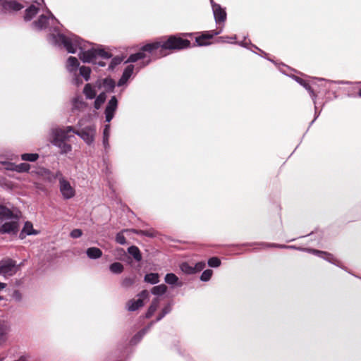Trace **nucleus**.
I'll list each match as a JSON object with an SVG mask.
<instances>
[{
	"instance_id": "obj_43",
	"label": "nucleus",
	"mask_w": 361,
	"mask_h": 361,
	"mask_svg": "<svg viewBox=\"0 0 361 361\" xmlns=\"http://www.w3.org/2000/svg\"><path fill=\"white\" fill-rule=\"evenodd\" d=\"M82 235V231L80 229H78V228L73 229L70 233L71 237L73 238H80Z\"/></svg>"
},
{
	"instance_id": "obj_57",
	"label": "nucleus",
	"mask_w": 361,
	"mask_h": 361,
	"mask_svg": "<svg viewBox=\"0 0 361 361\" xmlns=\"http://www.w3.org/2000/svg\"><path fill=\"white\" fill-rule=\"evenodd\" d=\"M75 81H76L77 83L78 82V78H75Z\"/></svg>"
},
{
	"instance_id": "obj_23",
	"label": "nucleus",
	"mask_w": 361,
	"mask_h": 361,
	"mask_svg": "<svg viewBox=\"0 0 361 361\" xmlns=\"http://www.w3.org/2000/svg\"><path fill=\"white\" fill-rule=\"evenodd\" d=\"M128 252L137 262L142 260V255L137 247L132 245L128 248Z\"/></svg>"
},
{
	"instance_id": "obj_47",
	"label": "nucleus",
	"mask_w": 361,
	"mask_h": 361,
	"mask_svg": "<svg viewBox=\"0 0 361 361\" xmlns=\"http://www.w3.org/2000/svg\"><path fill=\"white\" fill-rule=\"evenodd\" d=\"M110 136V125L106 124L104 126V128L103 130V137H109Z\"/></svg>"
},
{
	"instance_id": "obj_15",
	"label": "nucleus",
	"mask_w": 361,
	"mask_h": 361,
	"mask_svg": "<svg viewBox=\"0 0 361 361\" xmlns=\"http://www.w3.org/2000/svg\"><path fill=\"white\" fill-rule=\"evenodd\" d=\"M306 251L313 253L314 255H317L321 257L324 258L326 260L329 261V262H331L334 264H338V261L334 259V256L330 254L325 252L319 251L314 249H305Z\"/></svg>"
},
{
	"instance_id": "obj_26",
	"label": "nucleus",
	"mask_w": 361,
	"mask_h": 361,
	"mask_svg": "<svg viewBox=\"0 0 361 361\" xmlns=\"http://www.w3.org/2000/svg\"><path fill=\"white\" fill-rule=\"evenodd\" d=\"M167 287L164 284H161L159 286H154L151 293L154 295H161L166 292Z\"/></svg>"
},
{
	"instance_id": "obj_27",
	"label": "nucleus",
	"mask_w": 361,
	"mask_h": 361,
	"mask_svg": "<svg viewBox=\"0 0 361 361\" xmlns=\"http://www.w3.org/2000/svg\"><path fill=\"white\" fill-rule=\"evenodd\" d=\"M136 276H131V277H126L124 278L121 281V286L122 287L125 288H128L133 286V284L135 283Z\"/></svg>"
},
{
	"instance_id": "obj_7",
	"label": "nucleus",
	"mask_w": 361,
	"mask_h": 361,
	"mask_svg": "<svg viewBox=\"0 0 361 361\" xmlns=\"http://www.w3.org/2000/svg\"><path fill=\"white\" fill-rule=\"evenodd\" d=\"M17 271V266L15 261L11 259L0 261V275L11 276Z\"/></svg>"
},
{
	"instance_id": "obj_41",
	"label": "nucleus",
	"mask_w": 361,
	"mask_h": 361,
	"mask_svg": "<svg viewBox=\"0 0 361 361\" xmlns=\"http://www.w3.org/2000/svg\"><path fill=\"white\" fill-rule=\"evenodd\" d=\"M262 245L265 246V247H279V248H295L294 246H287V245L275 244V243L262 244Z\"/></svg>"
},
{
	"instance_id": "obj_29",
	"label": "nucleus",
	"mask_w": 361,
	"mask_h": 361,
	"mask_svg": "<svg viewBox=\"0 0 361 361\" xmlns=\"http://www.w3.org/2000/svg\"><path fill=\"white\" fill-rule=\"evenodd\" d=\"M109 269L114 274H121L123 271V266L120 262H114L109 266Z\"/></svg>"
},
{
	"instance_id": "obj_13",
	"label": "nucleus",
	"mask_w": 361,
	"mask_h": 361,
	"mask_svg": "<svg viewBox=\"0 0 361 361\" xmlns=\"http://www.w3.org/2000/svg\"><path fill=\"white\" fill-rule=\"evenodd\" d=\"M18 214H14L11 209L5 206L0 205V220L17 219Z\"/></svg>"
},
{
	"instance_id": "obj_14",
	"label": "nucleus",
	"mask_w": 361,
	"mask_h": 361,
	"mask_svg": "<svg viewBox=\"0 0 361 361\" xmlns=\"http://www.w3.org/2000/svg\"><path fill=\"white\" fill-rule=\"evenodd\" d=\"M38 231L33 228L32 224L30 221H26L24 224L23 228L20 233L19 237L23 239L26 235H37Z\"/></svg>"
},
{
	"instance_id": "obj_8",
	"label": "nucleus",
	"mask_w": 361,
	"mask_h": 361,
	"mask_svg": "<svg viewBox=\"0 0 361 361\" xmlns=\"http://www.w3.org/2000/svg\"><path fill=\"white\" fill-rule=\"evenodd\" d=\"M60 192L64 200H70L75 196V189L68 179L63 180L59 185Z\"/></svg>"
},
{
	"instance_id": "obj_12",
	"label": "nucleus",
	"mask_w": 361,
	"mask_h": 361,
	"mask_svg": "<svg viewBox=\"0 0 361 361\" xmlns=\"http://www.w3.org/2000/svg\"><path fill=\"white\" fill-rule=\"evenodd\" d=\"M211 2L212 4V10L216 23H224L226 19V11L221 7L219 4H214L213 0H211Z\"/></svg>"
},
{
	"instance_id": "obj_5",
	"label": "nucleus",
	"mask_w": 361,
	"mask_h": 361,
	"mask_svg": "<svg viewBox=\"0 0 361 361\" xmlns=\"http://www.w3.org/2000/svg\"><path fill=\"white\" fill-rule=\"evenodd\" d=\"M172 310V305L171 303H169L167 305H166L161 310V313L157 316L155 321H152L150 322V324L145 327V329L140 331L135 336L132 338L131 342L133 343H137L139 342L142 338L144 336V335L150 329V328L154 325V323L160 321L162 319L166 314H169Z\"/></svg>"
},
{
	"instance_id": "obj_60",
	"label": "nucleus",
	"mask_w": 361,
	"mask_h": 361,
	"mask_svg": "<svg viewBox=\"0 0 361 361\" xmlns=\"http://www.w3.org/2000/svg\"><path fill=\"white\" fill-rule=\"evenodd\" d=\"M2 299H3V298L0 296V300H1Z\"/></svg>"
},
{
	"instance_id": "obj_34",
	"label": "nucleus",
	"mask_w": 361,
	"mask_h": 361,
	"mask_svg": "<svg viewBox=\"0 0 361 361\" xmlns=\"http://www.w3.org/2000/svg\"><path fill=\"white\" fill-rule=\"evenodd\" d=\"M180 270L186 274H194L193 267L190 266L187 262L182 263L180 266Z\"/></svg>"
},
{
	"instance_id": "obj_35",
	"label": "nucleus",
	"mask_w": 361,
	"mask_h": 361,
	"mask_svg": "<svg viewBox=\"0 0 361 361\" xmlns=\"http://www.w3.org/2000/svg\"><path fill=\"white\" fill-rule=\"evenodd\" d=\"M86 106V103L83 102L82 99L75 98L73 100V108L75 109H82L85 108Z\"/></svg>"
},
{
	"instance_id": "obj_40",
	"label": "nucleus",
	"mask_w": 361,
	"mask_h": 361,
	"mask_svg": "<svg viewBox=\"0 0 361 361\" xmlns=\"http://www.w3.org/2000/svg\"><path fill=\"white\" fill-rule=\"evenodd\" d=\"M1 164L4 166L6 170L15 171L16 164L9 161H3Z\"/></svg>"
},
{
	"instance_id": "obj_32",
	"label": "nucleus",
	"mask_w": 361,
	"mask_h": 361,
	"mask_svg": "<svg viewBox=\"0 0 361 361\" xmlns=\"http://www.w3.org/2000/svg\"><path fill=\"white\" fill-rule=\"evenodd\" d=\"M165 282L169 285H175L178 281V278L173 273L167 274L165 276Z\"/></svg>"
},
{
	"instance_id": "obj_46",
	"label": "nucleus",
	"mask_w": 361,
	"mask_h": 361,
	"mask_svg": "<svg viewBox=\"0 0 361 361\" xmlns=\"http://www.w3.org/2000/svg\"><path fill=\"white\" fill-rule=\"evenodd\" d=\"M12 298L16 300V301H20L22 300V295L21 293H20L19 290H14V292L13 293V295H12Z\"/></svg>"
},
{
	"instance_id": "obj_20",
	"label": "nucleus",
	"mask_w": 361,
	"mask_h": 361,
	"mask_svg": "<svg viewBox=\"0 0 361 361\" xmlns=\"http://www.w3.org/2000/svg\"><path fill=\"white\" fill-rule=\"evenodd\" d=\"M159 302L160 300L159 298H155L152 300V303L145 314V317L147 319L150 318L154 314L159 305Z\"/></svg>"
},
{
	"instance_id": "obj_52",
	"label": "nucleus",
	"mask_w": 361,
	"mask_h": 361,
	"mask_svg": "<svg viewBox=\"0 0 361 361\" xmlns=\"http://www.w3.org/2000/svg\"><path fill=\"white\" fill-rule=\"evenodd\" d=\"M25 360L26 359H25V357L24 356H21V357H19L18 360H15V361H25Z\"/></svg>"
},
{
	"instance_id": "obj_21",
	"label": "nucleus",
	"mask_w": 361,
	"mask_h": 361,
	"mask_svg": "<svg viewBox=\"0 0 361 361\" xmlns=\"http://www.w3.org/2000/svg\"><path fill=\"white\" fill-rule=\"evenodd\" d=\"M86 254L90 259H99L102 255V252L99 248L92 247L87 250Z\"/></svg>"
},
{
	"instance_id": "obj_55",
	"label": "nucleus",
	"mask_w": 361,
	"mask_h": 361,
	"mask_svg": "<svg viewBox=\"0 0 361 361\" xmlns=\"http://www.w3.org/2000/svg\"><path fill=\"white\" fill-rule=\"evenodd\" d=\"M230 39H236V37H235V36H233V37H231Z\"/></svg>"
},
{
	"instance_id": "obj_53",
	"label": "nucleus",
	"mask_w": 361,
	"mask_h": 361,
	"mask_svg": "<svg viewBox=\"0 0 361 361\" xmlns=\"http://www.w3.org/2000/svg\"><path fill=\"white\" fill-rule=\"evenodd\" d=\"M357 96L361 97V89L359 90Z\"/></svg>"
},
{
	"instance_id": "obj_17",
	"label": "nucleus",
	"mask_w": 361,
	"mask_h": 361,
	"mask_svg": "<svg viewBox=\"0 0 361 361\" xmlns=\"http://www.w3.org/2000/svg\"><path fill=\"white\" fill-rule=\"evenodd\" d=\"M4 8L6 11H18L21 10L23 6L16 0H8L4 2Z\"/></svg>"
},
{
	"instance_id": "obj_51",
	"label": "nucleus",
	"mask_w": 361,
	"mask_h": 361,
	"mask_svg": "<svg viewBox=\"0 0 361 361\" xmlns=\"http://www.w3.org/2000/svg\"><path fill=\"white\" fill-rule=\"evenodd\" d=\"M220 39L222 40V42H228L226 39H228V37H221Z\"/></svg>"
},
{
	"instance_id": "obj_22",
	"label": "nucleus",
	"mask_w": 361,
	"mask_h": 361,
	"mask_svg": "<svg viewBox=\"0 0 361 361\" xmlns=\"http://www.w3.org/2000/svg\"><path fill=\"white\" fill-rule=\"evenodd\" d=\"M294 79L302 86H303L310 93V96L313 99H315L316 94L314 93L313 90L311 88L310 85L302 78H299L298 76H293Z\"/></svg>"
},
{
	"instance_id": "obj_37",
	"label": "nucleus",
	"mask_w": 361,
	"mask_h": 361,
	"mask_svg": "<svg viewBox=\"0 0 361 361\" xmlns=\"http://www.w3.org/2000/svg\"><path fill=\"white\" fill-rule=\"evenodd\" d=\"M126 231H128V230H123L119 232L116 236V241L120 245H125L126 243V240L123 235V233Z\"/></svg>"
},
{
	"instance_id": "obj_24",
	"label": "nucleus",
	"mask_w": 361,
	"mask_h": 361,
	"mask_svg": "<svg viewBox=\"0 0 361 361\" xmlns=\"http://www.w3.org/2000/svg\"><path fill=\"white\" fill-rule=\"evenodd\" d=\"M83 93L86 98L89 99H94L96 96V91L94 88L89 83L85 85Z\"/></svg>"
},
{
	"instance_id": "obj_19",
	"label": "nucleus",
	"mask_w": 361,
	"mask_h": 361,
	"mask_svg": "<svg viewBox=\"0 0 361 361\" xmlns=\"http://www.w3.org/2000/svg\"><path fill=\"white\" fill-rule=\"evenodd\" d=\"M134 71L133 65H128L124 70L123 75L118 82V85H123L125 83L132 75Z\"/></svg>"
},
{
	"instance_id": "obj_25",
	"label": "nucleus",
	"mask_w": 361,
	"mask_h": 361,
	"mask_svg": "<svg viewBox=\"0 0 361 361\" xmlns=\"http://www.w3.org/2000/svg\"><path fill=\"white\" fill-rule=\"evenodd\" d=\"M144 281L151 284H156L159 282V275L157 273H149L145 276Z\"/></svg>"
},
{
	"instance_id": "obj_31",
	"label": "nucleus",
	"mask_w": 361,
	"mask_h": 361,
	"mask_svg": "<svg viewBox=\"0 0 361 361\" xmlns=\"http://www.w3.org/2000/svg\"><path fill=\"white\" fill-rule=\"evenodd\" d=\"M80 74L82 75L86 81H88L90 78L91 69L90 67L82 66L80 68Z\"/></svg>"
},
{
	"instance_id": "obj_1",
	"label": "nucleus",
	"mask_w": 361,
	"mask_h": 361,
	"mask_svg": "<svg viewBox=\"0 0 361 361\" xmlns=\"http://www.w3.org/2000/svg\"><path fill=\"white\" fill-rule=\"evenodd\" d=\"M49 37L55 45H63L68 53L75 54L78 49H80L79 58L84 63H92L99 66H104L106 63L97 61L98 59H109L111 57L110 53L102 48H89L91 44L88 42L83 41L73 33L51 34Z\"/></svg>"
},
{
	"instance_id": "obj_58",
	"label": "nucleus",
	"mask_w": 361,
	"mask_h": 361,
	"mask_svg": "<svg viewBox=\"0 0 361 361\" xmlns=\"http://www.w3.org/2000/svg\"><path fill=\"white\" fill-rule=\"evenodd\" d=\"M4 358L3 357H0V361H3Z\"/></svg>"
},
{
	"instance_id": "obj_30",
	"label": "nucleus",
	"mask_w": 361,
	"mask_h": 361,
	"mask_svg": "<svg viewBox=\"0 0 361 361\" xmlns=\"http://www.w3.org/2000/svg\"><path fill=\"white\" fill-rule=\"evenodd\" d=\"M39 158L37 153H25L21 154V159L27 161H35Z\"/></svg>"
},
{
	"instance_id": "obj_45",
	"label": "nucleus",
	"mask_w": 361,
	"mask_h": 361,
	"mask_svg": "<svg viewBox=\"0 0 361 361\" xmlns=\"http://www.w3.org/2000/svg\"><path fill=\"white\" fill-rule=\"evenodd\" d=\"M121 59L120 58H114L111 61V63L109 65V68L113 69L116 65L121 63Z\"/></svg>"
},
{
	"instance_id": "obj_39",
	"label": "nucleus",
	"mask_w": 361,
	"mask_h": 361,
	"mask_svg": "<svg viewBox=\"0 0 361 361\" xmlns=\"http://www.w3.org/2000/svg\"><path fill=\"white\" fill-rule=\"evenodd\" d=\"M51 177L54 179H58L59 184L63 182V180H66L67 178L63 175L61 171L58 170L56 171L54 174H52Z\"/></svg>"
},
{
	"instance_id": "obj_4",
	"label": "nucleus",
	"mask_w": 361,
	"mask_h": 361,
	"mask_svg": "<svg viewBox=\"0 0 361 361\" xmlns=\"http://www.w3.org/2000/svg\"><path fill=\"white\" fill-rule=\"evenodd\" d=\"M59 22L54 17L50 11H47V15L42 14L39 16V18L32 23V26L38 30H42L50 27V30L58 31L59 28L56 26V24H59Z\"/></svg>"
},
{
	"instance_id": "obj_11",
	"label": "nucleus",
	"mask_w": 361,
	"mask_h": 361,
	"mask_svg": "<svg viewBox=\"0 0 361 361\" xmlns=\"http://www.w3.org/2000/svg\"><path fill=\"white\" fill-rule=\"evenodd\" d=\"M118 101L115 96H113L109 101L107 106L105 109V118L106 121L109 123L114 116V113L117 109Z\"/></svg>"
},
{
	"instance_id": "obj_2",
	"label": "nucleus",
	"mask_w": 361,
	"mask_h": 361,
	"mask_svg": "<svg viewBox=\"0 0 361 361\" xmlns=\"http://www.w3.org/2000/svg\"><path fill=\"white\" fill-rule=\"evenodd\" d=\"M190 47V42L181 37L171 36L167 39L154 42L143 46L137 53L131 54L126 63H134L138 60L149 58L147 66L151 61V58L155 59L166 56L171 50H180Z\"/></svg>"
},
{
	"instance_id": "obj_16",
	"label": "nucleus",
	"mask_w": 361,
	"mask_h": 361,
	"mask_svg": "<svg viewBox=\"0 0 361 361\" xmlns=\"http://www.w3.org/2000/svg\"><path fill=\"white\" fill-rule=\"evenodd\" d=\"M39 3H37V6L32 4L25 11L24 15V20L25 21L31 20L38 13L39 10Z\"/></svg>"
},
{
	"instance_id": "obj_3",
	"label": "nucleus",
	"mask_w": 361,
	"mask_h": 361,
	"mask_svg": "<svg viewBox=\"0 0 361 361\" xmlns=\"http://www.w3.org/2000/svg\"><path fill=\"white\" fill-rule=\"evenodd\" d=\"M96 132L94 125L85 126L78 130H75L73 126H66L64 128L54 127L50 131V141L60 149L61 154H64L72 151V146L66 142L73 137L70 133L78 135L87 145H91L94 141Z\"/></svg>"
},
{
	"instance_id": "obj_10",
	"label": "nucleus",
	"mask_w": 361,
	"mask_h": 361,
	"mask_svg": "<svg viewBox=\"0 0 361 361\" xmlns=\"http://www.w3.org/2000/svg\"><path fill=\"white\" fill-rule=\"evenodd\" d=\"M222 28H221L219 31L211 30L203 33L202 35L197 37L195 41L198 46H207L210 44L209 40L212 39L213 37L220 34Z\"/></svg>"
},
{
	"instance_id": "obj_54",
	"label": "nucleus",
	"mask_w": 361,
	"mask_h": 361,
	"mask_svg": "<svg viewBox=\"0 0 361 361\" xmlns=\"http://www.w3.org/2000/svg\"><path fill=\"white\" fill-rule=\"evenodd\" d=\"M338 83H340V84H345V83H348V82L341 81Z\"/></svg>"
},
{
	"instance_id": "obj_50",
	"label": "nucleus",
	"mask_w": 361,
	"mask_h": 361,
	"mask_svg": "<svg viewBox=\"0 0 361 361\" xmlns=\"http://www.w3.org/2000/svg\"><path fill=\"white\" fill-rule=\"evenodd\" d=\"M6 286V284L4 283H1L0 282V290H3L4 288H5Z\"/></svg>"
},
{
	"instance_id": "obj_9",
	"label": "nucleus",
	"mask_w": 361,
	"mask_h": 361,
	"mask_svg": "<svg viewBox=\"0 0 361 361\" xmlns=\"http://www.w3.org/2000/svg\"><path fill=\"white\" fill-rule=\"evenodd\" d=\"M11 221L6 222L0 226L1 234H17L19 228L18 220L19 216L17 219H11Z\"/></svg>"
},
{
	"instance_id": "obj_36",
	"label": "nucleus",
	"mask_w": 361,
	"mask_h": 361,
	"mask_svg": "<svg viewBox=\"0 0 361 361\" xmlns=\"http://www.w3.org/2000/svg\"><path fill=\"white\" fill-rule=\"evenodd\" d=\"M213 271L211 269H207L204 270L200 276V279L202 281H208L210 280L212 276Z\"/></svg>"
},
{
	"instance_id": "obj_6",
	"label": "nucleus",
	"mask_w": 361,
	"mask_h": 361,
	"mask_svg": "<svg viewBox=\"0 0 361 361\" xmlns=\"http://www.w3.org/2000/svg\"><path fill=\"white\" fill-rule=\"evenodd\" d=\"M137 300L131 299L126 303V309L130 312H133L144 306V300L149 298V292L143 290L137 295Z\"/></svg>"
},
{
	"instance_id": "obj_38",
	"label": "nucleus",
	"mask_w": 361,
	"mask_h": 361,
	"mask_svg": "<svg viewBox=\"0 0 361 361\" xmlns=\"http://www.w3.org/2000/svg\"><path fill=\"white\" fill-rule=\"evenodd\" d=\"M221 264V261L218 257H211L208 260V265L211 267H218Z\"/></svg>"
},
{
	"instance_id": "obj_42",
	"label": "nucleus",
	"mask_w": 361,
	"mask_h": 361,
	"mask_svg": "<svg viewBox=\"0 0 361 361\" xmlns=\"http://www.w3.org/2000/svg\"><path fill=\"white\" fill-rule=\"evenodd\" d=\"M205 267V263L204 262H200L195 264L194 269V274L202 271Z\"/></svg>"
},
{
	"instance_id": "obj_56",
	"label": "nucleus",
	"mask_w": 361,
	"mask_h": 361,
	"mask_svg": "<svg viewBox=\"0 0 361 361\" xmlns=\"http://www.w3.org/2000/svg\"><path fill=\"white\" fill-rule=\"evenodd\" d=\"M240 44L242 46H245V44L244 43H243V42H240Z\"/></svg>"
},
{
	"instance_id": "obj_48",
	"label": "nucleus",
	"mask_w": 361,
	"mask_h": 361,
	"mask_svg": "<svg viewBox=\"0 0 361 361\" xmlns=\"http://www.w3.org/2000/svg\"><path fill=\"white\" fill-rule=\"evenodd\" d=\"M109 137H103V145L106 150L109 149Z\"/></svg>"
},
{
	"instance_id": "obj_59",
	"label": "nucleus",
	"mask_w": 361,
	"mask_h": 361,
	"mask_svg": "<svg viewBox=\"0 0 361 361\" xmlns=\"http://www.w3.org/2000/svg\"><path fill=\"white\" fill-rule=\"evenodd\" d=\"M348 97H355L354 95L348 94Z\"/></svg>"
},
{
	"instance_id": "obj_18",
	"label": "nucleus",
	"mask_w": 361,
	"mask_h": 361,
	"mask_svg": "<svg viewBox=\"0 0 361 361\" xmlns=\"http://www.w3.org/2000/svg\"><path fill=\"white\" fill-rule=\"evenodd\" d=\"M78 66L79 62L75 57L70 56L68 58L66 63V69L69 73H73L76 72Z\"/></svg>"
},
{
	"instance_id": "obj_49",
	"label": "nucleus",
	"mask_w": 361,
	"mask_h": 361,
	"mask_svg": "<svg viewBox=\"0 0 361 361\" xmlns=\"http://www.w3.org/2000/svg\"><path fill=\"white\" fill-rule=\"evenodd\" d=\"M133 232L135 233L144 235H146V236H152V234L151 233H149V231H133Z\"/></svg>"
},
{
	"instance_id": "obj_28",
	"label": "nucleus",
	"mask_w": 361,
	"mask_h": 361,
	"mask_svg": "<svg viewBox=\"0 0 361 361\" xmlns=\"http://www.w3.org/2000/svg\"><path fill=\"white\" fill-rule=\"evenodd\" d=\"M106 100V94L100 93L95 99L94 106L96 109H99Z\"/></svg>"
},
{
	"instance_id": "obj_44",
	"label": "nucleus",
	"mask_w": 361,
	"mask_h": 361,
	"mask_svg": "<svg viewBox=\"0 0 361 361\" xmlns=\"http://www.w3.org/2000/svg\"><path fill=\"white\" fill-rule=\"evenodd\" d=\"M8 328L7 327H0V340H4L6 334L8 332Z\"/></svg>"
},
{
	"instance_id": "obj_33",
	"label": "nucleus",
	"mask_w": 361,
	"mask_h": 361,
	"mask_svg": "<svg viewBox=\"0 0 361 361\" xmlns=\"http://www.w3.org/2000/svg\"><path fill=\"white\" fill-rule=\"evenodd\" d=\"M30 169V165L27 163H21L20 164H16L15 171L18 173L27 172Z\"/></svg>"
}]
</instances>
